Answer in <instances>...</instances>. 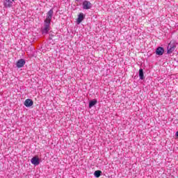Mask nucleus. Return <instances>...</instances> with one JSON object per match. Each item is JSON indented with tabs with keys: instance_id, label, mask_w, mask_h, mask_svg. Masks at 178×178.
<instances>
[{
	"instance_id": "obj_15",
	"label": "nucleus",
	"mask_w": 178,
	"mask_h": 178,
	"mask_svg": "<svg viewBox=\"0 0 178 178\" xmlns=\"http://www.w3.org/2000/svg\"><path fill=\"white\" fill-rule=\"evenodd\" d=\"M12 1H15V0H12Z\"/></svg>"
},
{
	"instance_id": "obj_3",
	"label": "nucleus",
	"mask_w": 178,
	"mask_h": 178,
	"mask_svg": "<svg viewBox=\"0 0 178 178\" xmlns=\"http://www.w3.org/2000/svg\"><path fill=\"white\" fill-rule=\"evenodd\" d=\"M24 105H25L26 108H30V106H33V105H34V102H33L31 99H26Z\"/></svg>"
},
{
	"instance_id": "obj_8",
	"label": "nucleus",
	"mask_w": 178,
	"mask_h": 178,
	"mask_svg": "<svg viewBox=\"0 0 178 178\" xmlns=\"http://www.w3.org/2000/svg\"><path fill=\"white\" fill-rule=\"evenodd\" d=\"M82 20H84V15H83V13H80L79 15V17H78L77 19H76V23L78 24H80V23H81Z\"/></svg>"
},
{
	"instance_id": "obj_1",
	"label": "nucleus",
	"mask_w": 178,
	"mask_h": 178,
	"mask_svg": "<svg viewBox=\"0 0 178 178\" xmlns=\"http://www.w3.org/2000/svg\"><path fill=\"white\" fill-rule=\"evenodd\" d=\"M54 15V10L51 9L47 14V17L44 19V27L42 29V34H48L50 27L51 21L52 20V15Z\"/></svg>"
},
{
	"instance_id": "obj_6",
	"label": "nucleus",
	"mask_w": 178,
	"mask_h": 178,
	"mask_svg": "<svg viewBox=\"0 0 178 178\" xmlns=\"http://www.w3.org/2000/svg\"><path fill=\"white\" fill-rule=\"evenodd\" d=\"M176 46L170 43L168 47V54H172L175 51Z\"/></svg>"
},
{
	"instance_id": "obj_7",
	"label": "nucleus",
	"mask_w": 178,
	"mask_h": 178,
	"mask_svg": "<svg viewBox=\"0 0 178 178\" xmlns=\"http://www.w3.org/2000/svg\"><path fill=\"white\" fill-rule=\"evenodd\" d=\"M165 49H163V47H158L156 49V55H159L160 56H162L163 54H164Z\"/></svg>"
},
{
	"instance_id": "obj_10",
	"label": "nucleus",
	"mask_w": 178,
	"mask_h": 178,
	"mask_svg": "<svg viewBox=\"0 0 178 178\" xmlns=\"http://www.w3.org/2000/svg\"><path fill=\"white\" fill-rule=\"evenodd\" d=\"M139 77L140 80H144V71L143 69L139 70Z\"/></svg>"
},
{
	"instance_id": "obj_4",
	"label": "nucleus",
	"mask_w": 178,
	"mask_h": 178,
	"mask_svg": "<svg viewBox=\"0 0 178 178\" xmlns=\"http://www.w3.org/2000/svg\"><path fill=\"white\" fill-rule=\"evenodd\" d=\"M92 6L91 2L88 1H84L83 3V9H91Z\"/></svg>"
},
{
	"instance_id": "obj_12",
	"label": "nucleus",
	"mask_w": 178,
	"mask_h": 178,
	"mask_svg": "<svg viewBox=\"0 0 178 178\" xmlns=\"http://www.w3.org/2000/svg\"><path fill=\"white\" fill-rule=\"evenodd\" d=\"M102 174V171H101V170H96V171L94 172V175H95L96 177H99Z\"/></svg>"
},
{
	"instance_id": "obj_14",
	"label": "nucleus",
	"mask_w": 178,
	"mask_h": 178,
	"mask_svg": "<svg viewBox=\"0 0 178 178\" xmlns=\"http://www.w3.org/2000/svg\"><path fill=\"white\" fill-rule=\"evenodd\" d=\"M75 1H76L77 2H79L80 0H75Z\"/></svg>"
},
{
	"instance_id": "obj_5",
	"label": "nucleus",
	"mask_w": 178,
	"mask_h": 178,
	"mask_svg": "<svg viewBox=\"0 0 178 178\" xmlns=\"http://www.w3.org/2000/svg\"><path fill=\"white\" fill-rule=\"evenodd\" d=\"M17 67H18V69H20V67H23V66H24V65H26V60H24V59H20L17 62Z\"/></svg>"
},
{
	"instance_id": "obj_2",
	"label": "nucleus",
	"mask_w": 178,
	"mask_h": 178,
	"mask_svg": "<svg viewBox=\"0 0 178 178\" xmlns=\"http://www.w3.org/2000/svg\"><path fill=\"white\" fill-rule=\"evenodd\" d=\"M31 162L32 165H34L35 166H38V165H40V159L37 156H34L31 159Z\"/></svg>"
},
{
	"instance_id": "obj_11",
	"label": "nucleus",
	"mask_w": 178,
	"mask_h": 178,
	"mask_svg": "<svg viewBox=\"0 0 178 178\" xmlns=\"http://www.w3.org/2000/svg\"><path fill=\"white\" fill-rule=\"evenodd\" d=\"M98 102L97 99H93L89 102V108H92Z\"/></svg>"
},
{
	"instance_id": "obj_13",
	"label": "nucleus",
	"mask_w": 178,
	"mask_h": 178,
	"mask_svg": "<svg viewBox=\"0 0 178 178\" xmlns=\"http://www.w3.org/2000/svg\"><path fill=\"white\" fill-rule=\"evenodd\" d=\"M176 136H177V138H178V131H177V133H176Z\"/></svg>"
},
{
	"instance_id": "obj_9",
	"label": "nucleus",
	"mask_w": 178,
	"mask_h": 178,
	"mask_svg": "<svg viewBox=\"0 0 178 178\" xmlns=\"http://www.w3.org/2000/svg\"><path fill=\"white\" fill-rule=\"evenodd\" d=\"M12 1H10V0H6L4 1V6H6V8H11L12 6Z\"/></svg>"
}]
</instances>
